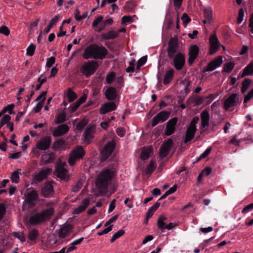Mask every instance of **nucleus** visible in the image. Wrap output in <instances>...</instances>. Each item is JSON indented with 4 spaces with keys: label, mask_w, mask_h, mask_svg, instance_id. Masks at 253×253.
Segmentation results:
<instances>
[{
    "label": "nucleus",
    "mask_w": 253,
    "mask_h": 253,
    "mask_svg": "<svg viewBox=\"0 0 253 253\" xmlns=\"http://www.w3.org/2000/svg\"><path fill=\"white\" fill-rule=\"evenodd\" d=\"M222 63V57L218 56L209 63L206 68L205 71L207 72L212 71L218 67L221 66Z\"/></svg>",
    "instance_id": "nucleus-17"
},
{
    "label": "nucleus",
    "mask_w": 253,
    "mask_h": 253,
    "mask_svg": "<svg viewBox=\"0 0 253 253\" xmlns=\"http://www.w3.org/2000/svg\"><path fill=\"white\" fill-rule=\"evenodd\" d=\"M199 119L197 117H195L188 127L185 137V142L187 143L190 141L194 136L196 130V125L198 123Z\"/></svg>",
    "instance_id": "nucleus-7"
},
{
    "label": "nucleus",
    "mask_w": 253,
    "mask_h": 253,
    "mask_svg": "<svg viewBox=\"0 0 253 253\" xmlns=\"http://www.w3.org/2000/svg\"><path fill=\"white\" fill-rule=\"evenodd\" d=\"M50 171L51 170L49 169H43L36 176V179L39 181L43 180Z\"/></svg>",
    "instance_id": "nucleus-34"
},
{
    "label": "nucleus",
    "mask_w": 253,
    "mask_h": 253,
    "mask_svg": "<svg viewBox=\"0 0 253 253\" xmlns=\"http://www.w3.org/2000/svg\"><path fill=\"white\" fill-rule=\"evenodd\" d=\"M85 154V151L82 146L75 148L70 153L68 163L71 166H74L79 160L82 159Z\"/></svg>",
    "instance_id": "nucleus-4"
},
{
    "label": "nucleus",
    "mask_w": 253,
    "mask_h": 253,
    "mask_svg": "<svg viewBox=\"0 0 253 253\" xmlns=\"http://www.w3.org/2000/svg\"><path fill=\"white\" fill-rule=\"evenodd\" d=\"M83 183L81 181H78L72 188L73 192H77L82 187Z\"/></svg>",
    "instance_id": "nucleus-52"
},
{
    "label": "nucleus",
    "mask_w": 253,
    "mask_h": 253,
    "mask_svg": "<svg viewBox=\"0 0 253 253\" xmlns=\"http://www.w3.org/2000/svg\"><path fill=\"white\" fill-rule=\"evenodd\" d=\"M118 215H115L110 218L108 221H107L105 224V226H108L110 225V224L115 222L117 219H118Z\"/></svg>",
    "instance_id": "nucleus-62"
},
{
    "label": "nucleus",
    "mask_w": 253,
    "mask_h": 253,
    "mask_svg": "<svg viewBox=\"0 0 253 253\" xmlns=\"http://www.w3.org/2000/svg\"><path fill=\"white\" fill-rule=\"evenodd\" d=\"M234 63L232 62L227 63L224 65V71L226 72H231L234 67Z\"/></svg>",
    "instance_id": "nucleus-47"
},
{
    "label": "nucleus",
    "mask_w": 253,
    "mask_h": 253,
    "mask_svg": "<svg viewBox=\"0 0 253 253\" xmlns=\"http://www.w3.org/2000/svg\"><path fill=\"white\" fill-rule=\"evenodd\" d=\"M177 122V119L176 118H173L169 121L165 132L166 135L169 136L173 133L175 130Z\"/></svg>",
    "instance_id": "nucleus-20"
},
{
    "label": "nucleus",
    "mask_w": 253,
    "mask_h": 253,
    "mask_svg": "<svg viewBox=\"0 0 253 253\" xmlns=\"http://www.w3.org/2000/svg\"><path fill=\"white\" fill-rule=\"evenodd\" d=\"M13 235L14 237L18 238L22 243L25 241V236L23 232H13Z\"/></svg>",
    "instance_id": "nucleus-50"
},
{
    "label": "nucleus",
    "mask_w": 253,
    "mask_h": 253,
    "mask_svg": "<svg viewBox=\"0 0 253 253\" xmlns=\"http://www.w3.org/2000/svg\"><path fill=\"white\" fill-rule=\"evenodd\" d=\"M240 103L241 101L239 100L238 95L236 93H233L225 99L224 107L225 110L231 111Z\"/></svg>",
    "instance_id": "nucleus-5"
},
{
    "label": "nucleus",
    "mask_w": 253,
    "mask_h": 253,
    "mask_svg": "<svg viewBox=\"0 0 253 253\" xmlns=\"http://www.w3.org/2000/svg\"><path fill=\"white\" fill-rule=\"evenodd\" d=\"M177 44L174 39H171L168 44V54L169 58L173 57L177 51Z\"/></svg>",
    "instance_id": "nucleus-22"
},
{
    "label": "nucleus",
    "mask_w": 253,
    "mask_h": 253,
    "mask_svg": "<svg viewBox=\"0 0 253 253\" xmlns=\"http://www.w3.org/2000/svg\"><path fill=\"white\" fill-rule=\"evenodd\" d=\"M53 203L48 202L44 204L48 208L40 212L33 214L29 219V222L32 225H37L44 221L49 219L54 213Z\"/></svg>",
    "instance_id": "nucleus-2"
},
{
    "label": "nucleus",
    "mask_w": 253,
    "mask_h": 253,
    "mask_svg": "<svg viewBox=\"0 0 253 253\" xmlns=\"http://www.w3.org/2000/svg\"><path fill=\"white\" fill-rule=\"evenodd\" d=\"M97 66L98 64L96 61H89L83 65L81 71L83 75L88 77L94 73Z\"/></svg>",
    "instance_id": "nucleus-6"
},
{
    "label": "nucleus",
    "mask_w": 253,
    "mask_h": 253,
    "mask_svg": "<svg viewBox=\"0 0 253 253\" xmlns=\"http://www.w3.org/2000/svg\"><path fill=\"white\" fill-rule=\"evenodd\" d=\"M62 243L61 239H60L57 234H50L48 235L47 239V243L50 246L59 245Z\"/></svg>",
    "instance_id": "nucleus-24"
},
{
    "label": "nucleus",
    "mask_w": 253,
    "mask_h": 253,
    "mask_svg": "<svg viewBox=\"0 0 253 253\" xmlns=\"http://www.w3.org/2000/svg\"><path fill=\"white\" fill-rule=\"evenodd\" d=\"M108 53V50L104 46H99L93 44L87 46L83 54L84 59L89 58L100 59L104 58Z\"/></svg>",
    "instance_id": "nucleus-3"
},
{
    "label": "nucleus",
    "mask_w": 253,
    "mask_h": 253,
    "mask_svg": "<svg viewBox=\"0 0 253 253\" xmlns=\"http://www.w3.org/2000/svg\"><path fill=\"white\" fill-rule=\"evenodd\" d=\"M11 180L13 182L18 183L19 180V171L15 170L12 172L11 176Z\"/></svg>",
    "instance_id": "nucleus-44"
},
{
    "label": "nucleus",
    "mask_w": 253,
    "mask_h": 253,
    "mask_svg": "<svg viewBox=\"0 0 253 253\" xmlns=\"http://www.w3.org/2000/svg\"><path fill=\"white\" fill-rule=\"evenodd\" d=\"M9 33V30L6 26H3L0 28V33L3 34L5 36H8Z\"/></svg>",
    "instance_id": "nucleus-64"
},
{
    "label": "nucleus",
    "mask_w": 253,
    "mask_h": 253,
    "mask_svg": "<svg viewBox=\"0 0 253 253\" xmlns=\"http://www.w3.org/2000/svg\"><path fill=\"white\" fill-rule=\"evenodd\" d=\"M72 232V226L70 225H66L61 227L57 231V235L63 242L66 237H69Z\"/></svg>",
    "instance_id": "nucleus-16"
},
{
    "label": "nucleus",
    "mask_w": 253,
    "mask_h": 253,
    "mask_svg": "<svg viewBox=\"0 0 253 253\" xmlns=\"http://www.w3.org/2000/svg\"><path fill=\"white\" fill-rule=\"evenodd\" d=\"M69 127L66 124L58 126L53 131L54 136H60L66 133L69 130Z\"/></svg>",
    "instance_id": "nucleus-23"
},
{
    "label": "nucleus",
    "mask_w": 253,
    "mask_h": 253,
    "mask_svg": "<svg viewBox=\"0 0 253 253\" xmlns=\"http://www.w3.org/2000/svg\"><path fill=\"white\" fill-rule=\"evenodd\" d=\"M92 28L97 32H100L105 28V24L103 21V17L99 16L93 21L92 24Z\"/></svg>",
    "instance_id": "nucleus-13"
},
{
    "label": "nucleus",
    "mask_w": 253,
    "mask_h": 253,
    "mask_svg": "<svg viewBox=\"0 0 253 253\" xmlns=\"http://www.w3.org/2000/svg\"><path fill=\"white\" fill-rule=\"evenodd\" d=\"M114 175V171L110 169H106L99 173L95 181L97 196L101 195L107 191L108 186L111 183Z\"/></svg>",
    "instance_id": "nucleus-1"
},
{
    "label": "nucleus",
    "mask_w": 253,
    "mask_h": 253,
    "mask_svg": "<svg viewBox=\"0 0 253 253\" xmlns=\"http://www.w3.org/2000/svg\"><path fill=\"white\" fill-rule=\"evenodd\" d=\"M14 104H11L7 105L5 107L4 109L2 110V113H5L6 112H8V113L10 114H12V111L14 109Z\"/></svg>",
    "instance_id": "nucleus-58"
},
{
    "label": "nucleus",
    "mask_w": 253,
    "mask_h": 253,
    "mask_svg": "<svg viewBox=\"0 0 253 253\" xmlns=\"http://www.w3.org/2000/svg\"><path fill=\"white\" fill-rule=\"evenodd\" d=\"M65 141L62 139L56 141L54 143V148L55 150H61L65 149Z\"/></svg>",
    "instance_id": "nucleus-37"
},
{
    "label": "nucleus",
    "mask_w": 253,
    "mask_h": 253,
    "mask_svg": "<svg viewBox=\"0 0 253 253\" xmlns=\"http://www.w3.org/2000/svg\"><path fill=\"white\" fill-rule=\"evenodd\" d=\"M210 54L211 55L213 54L216 52L221 45L220 44L219 42L215 35H212L210 37Z\"/></svg>",
    "instance_id": "nucleus-12"
},
{
    "label": "nucleus",
    "mask_w": 253,
    "mask_h": 253,
    "mask_svg": "<svg viewBox=\"0 0 253 253\" xmlns=\"http://www.w3.org/2000/svg\"><path fill=\"white\" fill-rule=\"evenodd\" d=\"M89 204V200L88 198H85L82 201L79 206L75 208L73 210V213L78 214L85 210V209L88 206Z\"/></svg>",
    "instance_id": "nucleus-26"
},
{
    "label": "nucleus",
    "mask_w": 253,
    "mask_h": 253,
    "mask_svg": "<svg viewBox=\"0 0 253 253\" xmlns=\"http://www.w3.org/2000/svg\"><path fill=\"white\" fill-rule=\"evenodd\" d=\"M174 73V70L173 69H170L166 72L164 78V84H169L172 81Z\"/></svg>",
    "instance_id": "nucleus-32"
},
{
    "label": "nucleus",
    "mask_w": 253,
    "mask_h": 253,
    "mask_svg": "<svg viewBox=\"0 0 253 253\" xmlns=\"http://www.w3.org/2000/svg\"><path fill=\"white\" fill-rule=\"evenodd\" d=\"M67 96L69 101L72 102L77 98V94L71 88H69L67 91Z\"/></svg>",
    "instance_id": "nucleus-41"
},
{
    "label": "nucleus",
    "mask_w": 253,
    "mask_h": 253,
    "mask_svg": "<svg viewBox=\"0 0 253 253\" xmlns=\"http://www.w3.org/2000/svg\"><path fill=\"white\" fill-rule=\"evenodd\" d=\"M46 81V78L42 77V76H40L38 78V82L39 84L36 86V89H39L42 84Z\"/></svg>",
    "instance_id": "nucleus-53"
},
{
    "label": "nucleus",
    "mask_w": 253,
    "mask_h": 253,
    "mask_svg": "<svg viewBox=\"0 0 253 253\" xmlns=\"http://www.w3.org/2000/svg\"><path fill=\"white\" fill-rule=\"evenodd\" d=\"M167 219V218L163 215H161L159 216V219L157 221L158 228H160L162 232L164 231L166 229V226L167 223L165 221Z\"/></svg>",
    "instance_id": "nucleus-33"
},
{
    "label": "nucleus",
    "mask_w": 253,
    "mask_h": 253,
    "mask_svg": "<svg viewBox=\"0 0 253 253\" xmlns=\"http://www.w3.org/2000/svg\"><path fill=\"white\" fill-rule=\"evenodd\" d=\"M172 65L177 70H180L183 67L185 63V55L182 53H178L173 57Z\"/></svg>",
    "instance_id": "nucleus-10"
},
{
    "label": "nucleus",
    "mask_w": 253,
    "mask_h": 253,
    "mask_svg": "<svg viewBox=\"0 0 253 253\" xmlns=\"http://www.w3.org/2000/svg\"><path fill=\"white\" fill-rule=\"evenodd\" d=\"M155 169V163L151 161L149 164L147 165L145 169V173L146 174H150L152 173Z\"/></svg>",
    "instance_id": "nucleus-38"
},
{
    "label": "nucleus",
    "mask_w": 253,
    "mask_h": 253,
    "mask_svg": "<svg viewBox=\"0 0 253 253\" xmlns=\"http://www.w3.org/2000/svg\"><path fill=\"white\" fill-rule=\"evenodd\" d=\"M65 119L66 113L63 112L57 115L56 117V120H55V123L56 124H59L64 122L65 121Z\"/></svg>",
    "instance_id": "nucleus-45"
},
{
    "label": "nucleus",
    "mask_w": 253,
    "mask_h": 253,
    "mask_svg": "<svg viewBox=\"0 0 253 253\" xmlns=\"http://www.w3.org/2000/svg\"><path fill=\"white\" fill-rule=\"evenodd\" d=\"M38 235V231L36 229H33L29 231L28 238L31 241H34L36 240Z\"/></svg>",
    "instance_id": "nucleus-42"
},
{
    "label": "nucleus",
    "mask_w": 253,
    "mask_h": 253,
    "mask_svg": "<svg viewBox=\"0 0 253 253\" xmlns=\"http://www.w3.org/2000/svg\"><path fill=\"white\" fill-rule=\"evenodd\" d=\"M181 84L184 87L185 92L186 93H188L190 91L189 86L190 83L189 81L186 79H184L182 81Z\"/></svg>",
    "instance_id": "nucleus-46"
},
{
    "label": "nucleus",
    "mask_w": 253,
    "mask_h": 253,
    "mask_svg": "<svg viewBox=\"0 0 253 253\" xmlns=\"http://www.w3.org/2000/svg\"><path fill=\"white\" fill-rule=\"evenodd\" d=\"M172 141L171 139H168L165 141L161 146L160 151V157L163 158L166 157L169 153Z\"/></svg>",
    "instance_id": "nucleus-14"
},
{
    "label": "nucleus",
    "mask_w": 253,
    "mask_h": 253,
    "mask_svg": "<svg viewBox=\"0 0 253 253\" xmlns=\"http://www.w3.org/2000/svg\"><path fill=\"white\" fill-rule=\"evenodd\" d=\"M204 12L205 18L207 19L209 23H211L212 21L211 8V7L205 8Z\"/></svg>",
    "instance_id": "nucleus-35"
},
{
    "label": "nucleus",
    "mask_w": 253,
    "mask_h": 253,
    "mask_svg": "<svg viewBox=\"0 0 253 253\" xmlns=\"http://www.w3.org/2000/svg\"><path fill=\"white\" fill-rule=\"evenodd\" d=\"M147 61L146 56H143L140 58L137 62V69H138L139 68L144 65Z\"/></svg>",
    "instance_id": "nucleus-57"
},
{
    "label": "nucleus",
    "mask_w": 253,
    "mask_h": 253,
    "mask_svg": "<svg viewBox=\"0 0 253 253\" xmlns=\"http://www.w3.org/2000/svg\"><path fill=\"white\" fill-rule=\"evenodd\" d=\"M253 210V203L246 206L242 210V213H247Z\"/></svg>",
    "instance_id": "nucleus-55"
},
{
    "label": "nucleus",
    "mask_w": 253,
    "mask_h": 253,
    "mask_svg": "<svg viewBox=\"0 0 253 253\" xmlns=\"http://www.w3.org/2000/svg\"><path fill=\"white\" fill-rule=\"evenodd\" d=\"M251 84V80L250 79H247L242 83V86L241 88V91L243 93H245L249 88L250 85Z\"/></svg>",
    "instance_id": "nucleus-39"
},
{
    "label": "nucleus",
    "mask_w": 253,
    "mask_h": 253,
    "mask_svg": "<svg viewBox=\"0 0 253 253\" xmlns=\"http://www.w3.org/2000/svg\"><path fill=\"white\" fill-rule=\"evenodd\" d=\"M11 117L9 115H5L1 119L0 122L3 124H7L9 123Z\"/></svg>",
    "instance_id": "nucleus-59"
},
{
    "label": "nucleus",
    "mask_w": 253,
    "mask_h": 253,
    "mask_svg": "<svg viewBox=\"0 0 253 253\" xmlns=\"http://www.w3.org/2000/svg\"><path fill=\"white\" fill-rule=\"evenodd\" d=\"M201 125L203 128L208 126L209 123V114L208 111H204L201 114Z\"/></svg>",
    "instance_id": "nucleus-31"
},
{
    "label": "nucleus",
    "mask_w": 253,
    "mask_h": 253,
    "mask_svg": "<svg viewBox=\"0 0 253 253\" xmlns=\"http://www.w3.org/2000/svg\"><path fill=\"white\" fill-rule=\"evenodd\" d=\"M253 75V62L249 64L243 70L240 72L239 77L243 78L246 76H252Z\"/></svg>",
    "instance_id": "nucleus-28"
},
{
    "label": "nucleus",
    "mask_w": 253,
    "mask_h": 253,
    "mask_svg": "<svg viewBox=\"0 0 253 253\" xmlns=\"http://www.w3.org/2000/svg\"><path fill=\"white\" fill-rule=\"evenodd\" d=\"M36 49L35 45L31 43L30 45L27 48V55L32 56L34 55Z\"/></svg>",
    "instance_id": "nucleus-48"
},
{
    "label": "nucleus",
    "mask_w": 253,
    "mask_h": 253,
    "mask_svg": "<svg viewBox=\"0 0 253 253\" xmlns=\"http://www.w3.org/2000/svg\"><path fill=\"white\" fill-rule=\"evenodd\" d=\"M51 142V138L50 136H44L37 141L36 147L41 150H46L49 148Z\"/></svg>",
    "instance_id": "nucleus-11"
},
{
    "label": "nucleus",
    "mask_w": 253,
    "mask_h": 253,
    "mask_svg": "<svg viewBox=\"0 0 253 253\" xmlns=\"http://www.w3.org/2000/svg\"><path fill=\"white\" fill-rule=\"evenodd\" d=\"M55 58L51 56L48 58L47 59L46 61V66L48 67H51L53 64L55 63Z\"/></svg>",
    "instance_id": "nucleus-60"
},
{
    "label": "nucleus",
    "mask_w": 253,
    "mask_h": 253,
    "mask_svg": "<svg viewBox=\"0 0 253 253\" xmlns=\"http://www.w3.org/2000/svg\"><path fill=\"white\" fill-rule=\"evenodd\" d=\"M104 94L108 100H114L117 96V90L113 87H109L105 89Z\"/></svg>",
    "instance_id": "nucleus-27"
},
{
    "label": "nucleus",
    "mask_w": 253,
    "mask_h": 253,
    "mask_svg": "<svg viewBox=\"0 0 253 253\" xmlns=\"http://www.w3.org/2000/svg\"><path fill=\"white\" fill-rule=\"evenodd\" d=\"M135 63V60L133 58H131L129 61V66L126 69V71L127 73L133 72L134 71Z\"/></svg>",
    "instance_id": "nucleus-43"
},
{
    "label": "nucleus",
    "mask_w": 253,
    "mask_h": 253,
    "mask_svg": "<svg viewBox=\"0 0 253 253\" xmlns=\"http://www.w3.org/2000/svg\"><path fill=\"white\" fill-rule=\"evenodd\" d=\"M121 31H116L115 30H110L106 33H104L101 35L102 39L106 40L114 39L117 38L119 32Z\"/></svg>",
    "instance_id": "nucleus-30"
},
{
    "label": "nucleus",
    "mask_w": 253,
    "mask_h": 253,
    "mask_svg": "<svg viewBox=\"0 0 253 253\" xmlns=\"http://www.w3.org/2000/svg\"><path fill=\"white\" fill-rule=\"evenodd\" d=\"M115 146V143L114 140L108 142L101 152V160L105 161L113 152Z\"/></svg>",
    "instance_id": "nucleus-9"
},
{
    "label": "nucleus",
    "mask_w": 253,
    "mask_h": 253,
    "mask_svg": "<svg viewBox=\"0 0 253 253\" xmlns=\"http://www.w3.org/2000/svg\"><path fill=\"white\" fill-rule=\"evenodd\" d=\"M87 17V13H84L81 15L79 10H76L75 12V18L77 21H80L85 18Z\"/></svg>",
    "instance_id": "nucleus-49"
},
{
    "label": "nucleus",
    "mask_w": 253,
    "mask_h": 253,
    "mask_svg": "<svg viewBox=\"0 0 253 253\" xmlns=\"http://www.w3.org/2000/svg\"><path fill=\"white\" fill-rule=\"evenodd\" d=\"M211 151V148H207L202 154H201L199 157V159L205 158L207 157Z\"/></svg>",
    "instance_id": "nucleus-63"
},
{
    "label": "nucleus",
    "mask_w": 253,
    "mask_h": 253,
    "mask_svg": "<svg viewBox=\"0 0 253 253\" xmlns=\"http://www.w3.org/2000/svg\"><path fill=\"white\" fill-rule=\"evenodd\" d=\"M169 113L167 112H160L153 119L152 122V126H154L160 122H163L166 121L169 118Z\"/></svg>",
    "instance_id": "nucleus-15"
},
{
    "label": "nucleus",
    "mask_w": 253,
    "mask_h": 253,
    "mask_svg": "<svg viewBox=\"0 0 253 253\" xmlns=\"http://www.w3.org/2000/svg\"><path fill=\"white\" fill-rule=\"evenodd\" d=\"M95 127L93 125H89L85 130L84 133V140L87 143L92 139L93 134L95 131Z\"/></svg>",
    "instance_id": "nucleus-21"
},
{
    "label": "nucleus",
    "mask_w": 253,
    "mask_h": 253,
    "mask_svg": "<svg viewBox=\"0 0 253 253\" xmlns=\"http://www.w3.org/2000/svg\"><path fill=\"white\" fill-rule=\"evenodd\" d=\"M67 166L60 162L56 167L55 172L57 177L62 180H68L69 174L67 169Z\"/></svg>",
    "instance_id": "nucleus-8"
},
{
    "label": "nucleus",
    "mask_w": 253,
    "mask_h": 253,
    "mask_svg": "<svg viewBox=\"0 0 253 253\" xmlns=\"http://www.w3.org/2000/svg\"><path fill=\"white\" fill-rule=\"evenodd\" d=\"M181 19L183 21V23L186 26L187 24L191 21V19L186 13L183 14Z\"/></svg>",
    "instance_id": "nucleus-54"
},
{
    "label": "nucleus",
    "mask_w": 253,
    "mask_h": 253,
    "mask_svg": "<svg viewBox=\"0 0 253 253\" xmlns=\"http://www.w3.org/2000/svg\"><path fill=\"white\" fill-rule=\"evenodd\" d=\"M116 109V105L113 102H108L103 104L100 108V113L105 114Z\"/></svg>",
    "instance_id": "nucleus-19"
},
{
    "label": "nucleus",
    "mask_w": 253,
    "mask_h": 253,
    "mask_svg": "<svg viewBox=\"0 0 253 253\" xmlns=\"http://www.w3.org/2000/svg\"><path fill=\"white\" fill-rule=\"evenodd\" d=\"M199 51V48L196 45H192L189 48L188 62L190 65L192 64L197 58Z\"/></svg>",
    "instance_id": "nucleus-18"
},
{
    "label": "nucleus",
    "mask_w": 253,
    "mask_h": 253,
    "mask_svg": "<svg viewBox=\"0 0 253 253\" xmlns=\"http://www.w3.org/2000/svg\"><path fill=\"white\" fill-rule=\"evenodd\" d=\"M244 16V10L243 9H240L239 11V15L237 19V23L240 24L243 20Z\"/></svg>",
    "instance_id": "nucleus-56"
},
{
    "label": "nucleus",
    "mask_w": 253,
    "mask_h": 253,
    "mask_svg": "<svg viewBox=\"0 0 253 253\" xmlns=\"http://www.w3.org/2000/svg\"><path fill=\"white\" fill-rule=\"evenodd\" d=\"M38 199V194L34 190H31L27 192L26 195V200L31 205H34Z\"/></svg>",
    "instance_id": "nucleus-29"
},
{
    "label": "nucleus",
    "mask_w": 253,
    "mask_h": 253,
    "mask_svg": "<svg viewBox=\"0 0 253 253\" xmlns=\"http://www.w3.org/2000/svg\"><path fill=\"white\" fill-rule=\"evenodd\" d=\"M53 193V186L52 183L49 181L46 182L42 188V194L44 197H49Z\"/></svg>",
    "instance_id": "nucleus-25"
},
{
    "label": "nucleus",
    "mask_w": 253,
    "mask_h": 253,
    "mask_svg": "<svg viewBox=\"0 0 253 253\" xmlns=\"http://www.w3.org/2000/svg\"><path fill=\"white\" fill-rule=\"evenodd\" d=\"M124 233L125 231L123 230H119L113 235L111 239H110V242L111 243L114 242L116 239L123 236Z\"/></svg>",
    "instance_id": "nucleus-40"
},
{
    "label": "nucleus",
    "mask_w": 253,
    "mask_h": 253,
    "mask_svg": "<svg viewBox=\"0 0 253 253\" xmlns=\"http://www.w3.org/2000/svg\"><path fill=\"white\" fill-rule=\"evenodd\" d=\"M152 152V149L150 147L144 148L141 153V158L142 160L147 159Z\"/></svg>",
    "instance_id": "nucleus-36"
},
{
    "label": "nucleus",
    "mask_w": 253,
    "mask_h": 253,
    "mask_svg": "<svg viewBox=\"0 0 253 253\" xmlns=\"http://www.w3.org/2000/svg\"><path fill=\"white\" fill-rule=\"evenodd\" d=\"M252 97H253V88L245 97L244 103H247Z\"/></svg>",
    "instance_id": "nucleus-61"
},
{
    "label": "nucleus",
    "mask_w": 253,
    "mask_h": 253,
    "mask_svg": "<svg viewBox=\"0 0 253 253\" xmlns=\"http://www.w3.org/2000/svg\"><path fill=\"white\" fill-rule=\"evenodd\" d=\"M115 78V73L114 72H111L108 74L106 78V81L108 84H111Z\"/></svg>",
    "instance_id": "nucleus-51"
}]
</instances>
